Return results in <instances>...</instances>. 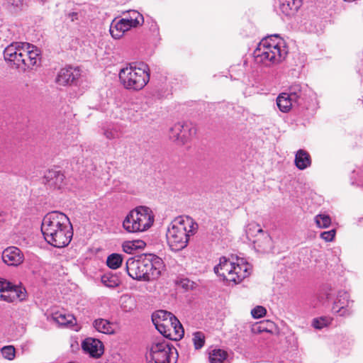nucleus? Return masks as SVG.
I'll return each mask as SVG.
<instances>
[{
    "label": "nucleus",
    "mask_w": 363,
    "mask_h": 363,
    "mask_svg": "<svg viewBox=\"0 0 363 363\" xmlns=\"http://www.w3.org/2000/svg\"><path fill=\"white\" fill-rule=\"evenodd\" d=\"M41 1H42V2H44V1H45V0H41Z\"/></svg>",
    "instance_id": "obj_49"
},
{
    "label": "nucleus",
    "mask_w": 363,
    "mask_h": 363,
    "mask_svg": "<svg viewBox=\"0 0 363 363\" xmlns=\"http://www.w3.org/2000/svg\"><path fill=\"white\" fill-rule=\"evenodd\" d=\"M335 235V230L333 229L328 231L321 233L320 238L326 242H330L333 240Z\"/></svg>",
    "instance_id": "obj_42"
},
{
    "label": "nucleus",
    "mask_w": 363,
    "mask_h": 363,
    "mask_svg": "<svg viewBox=\"0 0 363 363\" xmlns=\"http://www.w3.org/2000/svg\"><path fill=\"white\" fill-rule=\"evenodd\" d=\"M123 19L131 28H137L144 23L143 16L136 10H128L123 11Z\"/></svg>",
    "instance_id": "obj_22"
},
{
    "label": "nucleus",
    "mask_w": 363,
    "mask_h": 363,
    "mask_svg": "<svg viewBox=\"0 0 363 363\" xmlns=\"http://www.w3.org/2000/svg\"><path fill=\"white\" fill-rule=\"evenodd\" d=\"M171 330V336H169V340H177L181 339L184 334V330L182 327V325L179 322V320L176 317V321H172V327H170Z\"/></svg>",
    "instance_id": "obj_32"
},
{
    "label": "nucleus",
    "mask_w": 363,
    "mask_h": 363,
    "mask_svg": "<svg viewBox=\"0 0 363 363\" xmlns=\"http://www.w3.org/2000/svg\"><path fill=\"white\" fill-rule=\"evenodd\" d=\"M70 224L67 216L60 211L47 213V235L49 233Z\"/></svg>",
    "instance_id": "obj_13"
},
{
    "label": "nucleus",
    "mask_w": 363,
    "mask_h": 363,
    "mask_svg": "<svg viewBox=\"0 0 363 363\" xmlns=\"http://www.w3.org/2000/svg\"><path fill=\"white\" fill-rule=\"evenodd\" d=\"M93 327L99 333L104 334H113L115 333L114 324L106 319L98 318L93 322Z\"/></svg>",
    "instance_id": "obj_26"
},
{
    "label": "nucleus",
    "mask_w": 363,
    "mask_h": 363,
    "mask_svg": "<svg viewBox=\"0 0 363 363\" xmlns=\"http://www.w3.org/2000/svg\"><path fill=\"white\" fill-rule=\"evenodd\" d=\"M65 177L58 167L50 169L47 172V186L61 189L65 184Z\"/></svg>",
    "instance_id": "obj_18"
},
{
    "label": "nucleus",
    "mask_w": 363,
    "mask_h": 363,
    "mask_svg": "<svg viewBox=\"0 0 363 363\" xmlns=\"http://www.w3.org/2000/svg\"><path fill=\"white\" fill-rule=\"evenodd\" d=\"M7 283L9 284V286L8 287H4V289H3V290L0 294V298L6 302H7V298L5 296H10L9 289H11V282L7 281Z\"/></svg>",
    "instance_id": "obj_43"
},
{
    "label": "nucleus",
    "mask_w": 363,
    "mask_h": 363,
    "mask_svg": "<svg viewBox=\"0 0 363 363\" xmlns=\"http://www.w3.org/2000/svg\"><path fill=\"white\" fill-rule=\"evenodd\" d=\"M45 219V217L43 218V221H42L41 232H42V234H43L44 238L45 239V231L43 229Z\"/></svg>",
    "instance_id": "obj_47"
},
{
    "label": "nucleus",
    "mask_w": 363,
    "mask_h": 363,
    "mask_svg": "<svg viewBox=\"0 0 363 363\" xmlns=\"http://www.w3.org/2000/svg\"><path fill=\"white\" fill-rule=\"evenodd\" d=\"M82 347L85 352L94 358H99L104 352L103 342L96 338H86L82 343Z\"/></svg>",
    "instance_id": "obj_17"
},
{
    "label": "nucleus",
    "mask_w": 363,
    "mask_h": 363,
    "mask_svg": "<svg viewBox=\"0 0 363 363\" xmlns=\"http://www.w3.org/2000/svg\"><path fill=\"white\" fill-rule=\"evenodd\" d=\"M72 236V227L70 223L49 233L47 237H49L50 240H47V243L55 247L62 248L69 245Z\"/></svg>",
    "instance_id": "obj_8"
},
{
    "label": "nucleus",
    "mask_w": 363,
    "mask_h": 363,
    "mask_svg": "<svg viewBox=\"0 0 363 363\" xmlns=\"http://www.w3.org/2000/svg\"><path fill=\"white\" fill-rule=\"evenodd\" d=\"M152 320L155 326L159 323H168L176 321V316L170 312L160 310L155 312L152 315Z\"/></svg>",
    "instance_id": "obj_25"
},
{
    "label": "nucleus",
    "mask_w": 363,
    "mask_h": 363,
    "mask_svg": "<svg viewBox=\"0 0 363 363\" xmlns=\"http://www.w3.org/2000/svg\"><path fill=\"white\" fill-rule=\"evenodd\" d=\"M172 322L168 323H159L155 326L156 329L160 332L163 337L169 339V336H171V330L170 327H172Z\"/></svg>",
    "instance_id": "obj_39"
},
{
    "label": "nucleus",
    "mask_w": 363,
    "mask_h": 363,
    "mask_svg": "<svg viewBox=\"0 0 363 363\" xmlns=\"http://www.w3.org/2000/svg\"><path fill=\"white\" fill-rule=\"evenodd\" d=\"M287 53L284 40L279 35L275 34L266 37L259 42L254 51V57L257 62L271 66L281 62Z\"/></svg>",
    "instance_id": "obj_3"
},
{
    "label": "nucleus",
    "mask_w": 363,
    "mask_h": 363,
    "mask_svg": "<svg viewBox=\"0 0 363 363\" xmlns=\"http://www.w3.org/2000/svg\"><path fill=\"white\" fill-rule=\"evenodd\" d=\"M353 302L347 291H340L333 304L332 311L341 317H349L353 313Z\"/></svg>",
    "instance_id": "obj_11"
},
{
    "label": "nucleus",
    "mask_w": 363,
    "mask_h": 363,
    "mask_svg": "<svg viewBox=\"0 0 363 363\" xmlns=\"http://www.w3.org/2000/svg\"><path fill=\"white\" fill-rule=\"evenodd\" d=\"M1 258L8 266L17 267L23 262L24 255L19 248L11 246L2 252Z\"/></svg>",
    "instance_id": "obj_15"
},
{
    "label": "nucleus",
    "mask_w": 363,
    "mask_h": 363,
    "mask_svg": "<svg viewBox=\"0 0 363 363\" xmlns=\"http://www.w3.org/2000/svg\"><path fill=\"white\" fill-rule=\"evenodd\" d=\"M205 335L201 331H197L192 335V342L196 350L201 349L205 344Z\"/></svg>",
    "instance_id": "obj_36"
},
{
    "label": "nucleus",
    "mask_w": 363,
    "mask_h": 363,
    "mask_svg": "<svg viewBox=\"0 0 363 363\" xmlns=\"http://www.w3.org/2000/svg\"><path fill=\"white\" fill-rule=\"evenodd\" d=\"M331 322V320L327 317H320L315 318L313 320L312 325L316 329H322L324 327L328 325Z\"/></svg>",
    "instance_id": "obj_40"
},
{
    "label": "nucleus",
    "mask_w": 363,
    "mask_h": 363,
    "mask_svg": "<svg viewBox=\"0 0 363 363\" xmlns=\"http://www.w3.org/2000/svg\"><path fill=\"white\" fill-rule=\"evenodd\" d=\"M250 269L247 263L235 264L223 257L220 258L219 264L214 267V272L223 281L238 284L250 274Z\"/></svg>",
    "instance_id": "obj_6"
},
{
    "label": "nucleus",
    "mask_w": 363,
    "mask_h": 363,
    "mask_svg": "<svg viewBox=\"0 0 363 363\" xmlns=\"http://www.w3.org/2000/svg\"><path fill=\"white\" fill-rule=\"evenodd\" d=\"M8 65L19 72H25L41 64V52L35 45L23 42L12 43L4 50Z\"/></svg>",
    "instance_id": "obj_1"
},
{
    "label": "nucleus",
    "mask_w": 363,
    "mask_h": 363,
    "mask_svg": "<svg viewBox=\"0 0 363 363\" xmlns=\"http://www.w3.org/2000/svg\"><path fill=\"white\" fill-rule=\"evenodd\" d=\"M102 284L108 288H116L121 284L119 277L112 273H106L101 278Z\"/></svg>",
    "instance_id": "obj_31"
},
{
    "label": "nucleus",
    "mask_w": 363,
    "mask_h": 363,
    "mask_svg": "<svg viewBox=\"0 0 363 363\" xmlns=\"http://www.w3.org/2000/svg\"><path fill=\"white\" fill-rule=\"evenodd\" d=\"M81 75L78 67L69 66L60 69L56 77L55 82L61 86H66L74 83Z\"/></svg>",
    "instance_id": "obj_16"
},
{
    "label": "nucleus",
    "mask_w": 363,
    "mask_h": 363,
    "mask_svg": "<svg viewBox=\"0 0 363 363\" xmlns=\"http://www.w3.org/2000/svg\"><path fill=\"white\" fill-rule=\"evenodd\" d=\"M177 355V350L163 338L155 339L147 347V363H171V357Z\"/></svg>",
    "instance_id": "obj_7"
},
{
    "label": "nucleus",
    "mask_w": 363,
    "mask_h": 363,
    "mask_svg": "<svg viewBox=\"0 0 363 363\" xmlns=\"http://www.w3.org/2000/svg\"><path fill=\"white\" fill-rule=\"evenodd\" d=\"M119 79L126 89L142 90L149 82L150 69L147 64L143 62L130 63L119 72Z\"/></svg>",
    "instance_id": "obj_4"
},
{
    "label": "nucleus",
    "mask_w": 363,
    "mask_h": 363,
    "mask_svg": "<svg viewBox=\"0 0 363 363\" xmlns=\"http://www.w3.org/2000/svg\"><path fill=\"white\" fill-rule=\"evenodd\" d=\"M145 246V242L140 240L125 241L123 243V250L128 254H133L138 249H143Z\"/></svg>",
    "instance_id": "obj_30"
},
{
    "label": "nucleus",
    "mask_w": 363,
    "mask_h": 363,
    "mask_svg": "<svg viewBox=\"0 0 363 363\" xmlns=\"http://www.w3.org/2000/svg\"><path fill=\"white\" fill-rule=\"evenodd\" d=\"M277 105L281 112L287 113L292 107L297 106V104L286 91L277 96Z\"/></svg>",
    "instance_id": "obj_23"
},
{
    "label": "nucleus",
    "mask_w": 363,
    "mask_h": 363,
    "mask_svg": "<svg viewBox=\"0 0 363 363\" xmlns=\"http://www.w3.org/2000/svg\"><path fill=\"white\" fill-rule=\"evenodd\" d=\"M265 233L257 223H252L249 224L246 228L247 236L251 239L252 238H257L259 234Z\"/></svg>",
    "instance_id": "obj_35"
},
{
    "label": "nucleus",
    "mask_w": 363,
    "mask_h": 363,
    "mask_svg": "<svg viewBox=\"0 0 363 363\" xmlns=\"http://www.w3.org/2000/svg\"><path fill=\"white\" fill-rule=\"evenodd\" d=\"M310 155L303 150H298L295 155V164L298 169L303 170L311 166Z\"/></svg>",
    "instance_id": "obj_27"
},
{
    "label": "nucleus",
    "mask_w": 363,
    "mask_h": 363,
    "mask_svg": "<svg viewBox=\"0 0 363 363\" xmlns=\"http://www.w3.org/2000/svg\"><path fill=\"white\" fill-rule=\"evenodd\" d=\"M10 296H6L7 302L23 301L26 298V289L22 286H18L11 283V289H9Z\"/></svg>",
    "instance_id": "obj_28"
},
{
    "label": "nucleus",
    "mask_w": 363,
    "mask_h": 363,
    "mask_svg": "<svg viewBox=\"0 0 363 363\" xmlns=\"http://www.w3.org/2000/svg\"><path fill=\"white\" fill-rule=\"evenodd\" d=\"M170 138L175 141L184 144L195 135V126L189 122L177 123L170 128Z\"/></svg>",
    "instance_id": "obj_10"
},
{
    "label": "nucleus",
    "mask_w": 363,
    "mask_h": 363,
    "mask_svg": "<svg viewBox=\"0 0 363 363\" xmlns=\"http://www.w3.org/2000/svg\"><path fill=\"white\" fill-rule=\"evenodd\" d=\"M317 226L320 228H328L331 223V218L326 214H318L315 217Z\"/></svg>",
    "instance_id": "obj_37"
},
{
    "label": "nucleus",
    "mask_w": 363,
    "mask_h": 363,
    "mask_svg": "<svg viewBox=\"0 0 363 363\" xmlns=\"http://www.w3.org/2000/svg\"><path fill=\"white\" fill-rule=\"evenodd\" d=\"M146 256L142 259H136L135 257H130L126 261L125 269L133 279L138 281H148L147 275Z\"/></svg>",
    "instance_id": "obj_9"
},
{
    "label": "nucleus",
    "mask_w": 363,
    "mask_h": 363,
    "mask_svg": "<svg viewBox=\"0 0 363 363\" xmlns=\"http://www.w3.org/2000/svg\"><path fill=\"white\" fill-rule=\"evenodd\" d=\"M253 331L263 332L267 331V328L264 325V323H261L259 325H255L252 328Z\"/></svg>",
    "instance_id": "obj_46"
},
{
    "label": "nucleus",
    "mask_w": 363,
    "mask_h": 363,
    "mask_svg": "<svg viewBox=\"0 0 363 363\" xmlns=\"http://www.w3.org/2000/svg\"><path fill=\"white\" fill-rule=\"evenodd\" d=\"M198 230V224L189 216H179L169 225L167 238L172 251H179L187 246L189 238Z\"/></svg>",
    "instance_id": "obj_2"
},
{
    "label": "nucleus",
    "mask_w": 363,
    "mask_h": 363,
    "mask_svg": "<svg viewBox=\"0 0 363 363\" xmlns=\"http://www.w3.org/2000/svg\"><path fill=\"white\" fill-rule=\"evenodd\" d=\"M9 3L16 9H22L24 5V0H9Z\"/></svg>",
    "instance_id": "obj_44"
},
{
    "label": "nucleus",
    "mask_w": 363,
    "mask_h": 363,
    "mask_svg": "<svg viewBox=\"0 0 363 363\" xmlns=\"http://www.w3.org/2000/svg\"><path fill=\"white\" fill-rule=\"evenodd\" d=\"M2 357L8 360H13L16 356V350L13 346H4L1 350Z\"/></svg>",
    "instance_id": "obj_38"
},
{
    "label": "nucleus",
    "mask_w": 363,
    "mask_h": 363,
    "mask_svg": "<svg viewBox=\"0 0 363 363\" xmlns=\"http://www.w3.org/2000/svg\"><path fill=\"white\" fill-rule=\"evenodd\" d=\"M147 263V275L148 281L157 279L164 268V262L162 259L155 255H146Z\"/></svg>",
    "instance_id": "obj_14"
},
{
    "label": "nucleus",
    "mask_w": 363,
    "mask_h": 363,
    "mask_svg": "<svg viewBox=\"0 0 363 363\" xmlns=\"http://www.w3.org/2000/svg\"><path fill=\"white\" fill-rule=\"evenodd\" d=\"M154 220L152 210L149 207L139 206L128 213L123 221V227L131 233L145 232L153 225Z\"/></svg>",
    "instance_id": "obj_5"
},
{
    "label": "nucleus",
    "mask_w": 363,
    "mask_h": 363,
    "mask_svg": "<svg viewBox=\"0 0 363 363\" xmlns=\"http://www.w3.org/2000/svg\"><path fill=\"white\" fill-rule=\"evenodd\" d=\"M279 9L286 16L294 14L301 6V0H279Z\"/></svg>",
    "instance_id": "obj_24"
},
{
    "label": "nucleus",
    "mask_w": 363,
    "mask_h": 363,
    "mask_svg": "<svg viewBox=\"0 0 363 363\" xmlns=\"http://www.w3.org/2000/svg\"><path fill=\"white\" fill-rule=\"evenodd\" d=\"M102 130L103 135L108 140L119 138L122 135L121 126L118 124H107Z\"/></svg>",
    "instance_id": "obj_29"
},
{
    "label": "nucleus",
    "mask_w": 363,
    "mask_h": 363,
    "mask_svg": "<svg viewBox=\"0 0 363 363\" xmlns=\"http://www.w3.org/2000/svg\"><path fill=\"white\" fill-rule=\"evenodd\" d=\"M307 86L294 84L289 86L286 93L296 101L297 106H301L306 99Z\"/></svg>",
    "instance_id": "obj_21"
},
{
    "label": "nucleus",
    "mask_w": 363,
    "mask_h": 363,
    "mask_svg": "<svg viewBox=\"0 0 363 363\" xmlns=\"http://www.w3.org/2000/svg\"><path fill=\"white\" fill-rule=\"evenodd\" d=\"M227 357V353L223 350H213L209 353V361L211 363H223Z\"/></svg>",
    "instance_id": "obj_34"
},
{
    "label": "nucleus",
    "mask_w": 363,
    "mask_h": 363,
    "mask_svg": "<svg viewBox=\"0 0 363 363\" xmlns=\"http://www.w3.org/2000/svg\"><path fill=\"white\" fill-rule=\"evenodd\" d=\"M358 72L360 73V74H363V67H359V69H358Z\"/></svg>",
    "instance_id": "obj_48"
},
{
    "label": "nucleus",
    "mask_w": 363,
    "mask_h": 363,
    "mask_svg": "<svg viewBox=\"0 0 363 363\" xmlns=\"http://www.w3.org/2000/svg\"><path fill=\"white\" fill-rule=\"evenodd\" d=\"M267 311L265 308L257 306L251 311V314L255 318H260L265 315Z\"/></svg>",
    "instance_id": "obj_41"
},
{
    "label": "nucleus",
    "mask_w": 363,
    "mask_h": 363,
    "mask_svg": "<svg viewBox=\"0 0 363 363\" xmlns=\"http://www.w3.org/2000/svg\"><path fill=\"white\" fill-rule=\"evenodd\" d=\"M252 242L255 249L259 252L264 253L269 251L272 248V238L267 232L259 234Z\"/></svg>",
    "instance_id": "obj_20"
},
{
    "label": "nucleus",
    "mask_w": 363,
    "mask_h": 363,
    "mask_svg": "<svg viewBox=\"0 0 363 363\" xmlns=\"http://www.w3.org/2000/svg\"><path fill=\"white\" fill-rule=\"evenodd\" d=\"M123 262V256L118 253H112L108 256L106 259L107 266L112 269L119 268Z\"/></svg>",
    "instance_id": "obj_33"
},
{
    "label": "nucleus",
    "mask_w": 363,
    "mask_h": 363,
    "mask_svg": "<svg viewBox=\"0 0 363 363\" xmlns=\"http://www.w3.org/2000/svg\"><path fill=\"white\" fill-rule=\"evenodd\" d=\"M47 320L60 327L69 328L74 331L77 332L80 329L77 324L75 317L72 314L66 312L57 311L53 313L50 317H47Z\"/></svg>",
    "instance_id": "obj_12"
},
{
    "label": "nucleus",
    "mask_w": 363,
    "mask_h": 363,
    "mask_svg": "<svg viewBox=\"0 0 363 363\" xmlns=\"http://www.w3.org/2000/svg\"><path fill=\"white\" fill-rule=\"evenodd\" d=\"M130 29V26L121 18L120 19L115 18L112 21L109 31L113 38L120 39L126 31Z\"/></svg>",
    "instance_id": "obj_19"
},
{
    "label": "nucleus",
    "mask_w": 363,
    "mask_h": 363,
    "mask_svg": "<svg viewBox=\"0 0 363 363\" xmlns=\"http://www.w3.org/2000/svg\"><path fill=\"white\" fill-rule=\"evenodd\" d=\"M67 18H69L72 22H74L79 18V13L77 12H69L66 15Z\"/></svg>",
    "instance_id": "obj_45"
}]
</instances>
